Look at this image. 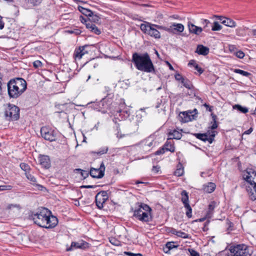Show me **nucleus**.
<instances>
[{
    "label": "nucleus",
    "mask_w": 256,
    "mask_h": 256,
    "mask_svg": "<svg viewBox=\"0 0 256 256\" xmlns=\"http://www.w3.org/2000/svg\"><path fill=\"white\" fill-rule=\"evenodd\" d=\"M51 212L48 208H42L38 212L30 216L34 224L46 228L55 226L58 223L57 218L51 216Z\"/></svg>",
    "instance_id": "obj_1"
},
{
    "label": "nucleus",
    "mask_w": 256,
    "mask_h": 256,
    "mask_svg": "<svg viewBox=\"0 0 256 256\" xmlns=\"http://www.w3.org/2000/svg\"><path fill=\"white\" fill-rule=\"evenodd\" d=\"M132 62L139 70L146 72H154L155 68L149 54L147 52L132 54Z\"/></svg>",
    "instance_id": "obj_2"
},
{
    "label": "nucleus",
    "mask_w": 256,
    "mask_h": 256,
    "mask_svg": "<svg viewBox=\"0 0 256 256\" xmlns=\"http://www.w3.org/2000/svg\"><path fill=\"white\" fill-rule=\"evenodd\" d=\"M8 92L10 98H16L21 96L26 90V81L20 78L10 80L8 82Z\"/></svg>",
    "instance_id": "obj_3"
},
{
    "label": "nucleus",
    "mask_w": 256,
    "mask_h": 256,
    "mask_svg": "<svg viewBox=\"0 0 256 256\" xmlns=\"http://www.w3.org/2000/svg\"><path fill=\"white\" fill-rule=\"evenodd\" d=\"M229 250L232 256H250L248 247L244 244L230 246Z\"/></svg>",
    "instance_id": "obj_4"
},
{
    "label": "nucleus",
    "mask_w": 256,
    "mask_h": 256,
    "mask_svg": "<svg viewBox=\"0 0 256 256\" xmlns=\"http://www.w3.org/2000/svg\"><path fill=\"white\" fill-rule=\"evenodd\" d=\"M4 114L8 120H16L20 118V109L17 106L8 104Z\"/></svg>",
    "instance_id": "obj_5"
},
{
    "label": "nucleus",
    "mask_w": 256,
    "mask_h": 256,
    "mask_svg": "<svg viewBox=\"0 0 256 256\" xmlns=\"http://www.w3.org/2000/svg\"><path fill=\"white\" fill-rule=\"evenodd\" d=\"M141 30L144 34H148L151 36H153L156 38H160V34L158 30L154 26L153 24H151L148 22L145 24H142L140 26Z\"/></svg>",
    "instance_id": "obj_6"
},
{
    "label": "nucleus",
    "mask_w": 256,
    "mask_h": 256,
    "mask_svg": "<svg viewBox=\"0 0 256 256\" xmlns=\"http://www.w3.org/2000/svg\"><path fill=\"white\" fill-rule=\"evenodd\" d=\"M40 134L46 140L52 142L56 140V136L54 130L48 127H42L40 129Z\"/></svg>",
    "instance_id": "obj_7"
},
{
    "label": "nucleus",
    "mask_w": 256,
    "mask_h": 256,
    "mask_svg": "<svg viewBox=\"0 0 256 256\" xmlns=\"http://www.w3.org/2000/svg\"><path fill=\"white\" fill-rule=\"evenodd\" d=\"M105 166L102 162L99 168H91L90 171V174L94 178H101L104 174Z\"/></svg>",
    "instance_id": "obj_8"
},
{
    "label": "nucleus",
    "mask_w": 256,
    "mask_h": 256,
    "mask_svg": "<svg viewBox=\"0 0 256 256\" xmlns=\"http://www.w3.org/2000/svg\"><path fill=\"white\" fill-rule=\"evenodd\" d=\"M89 247V244L83 240H79L77 242H72L70 246H66V251H71L80 248L85 250Z\"/></svg>",
    "instance_id": "obj_9"
},
{
    "label": "nucleus",
    "mask_w": 256,
    "mask_h": 256,
    "mask_svg": "<svg viewBox=\"0 0 256 256\" xmlns=\"http://www.w3.org/2000/svg\"><path fill=\"white\" fill-rule=\"evenodd\" d=\"M138 206L134 210L133 216L136 219L138 217H140L142 212L144 211H152L151 208L146 204L144 203L138 202L136 204Z\"/></svg>",
    "instance_id": "obj_10"
},
{
    "label": "nucleus",
    "mask_w": 256,
    "mask_h": 256,
    "mask_svg": "<svg viewBox=\"0 0 256 256\" xmlns=\"http://www.w3.org/2000/svg\"><path fill=\"white\" fill-rule=\"evenodd\" d=\"M88 46H89L88 45H85L82 46H80L78 49H76L74 54V57L76 59H80L82 56L88 53V51L86 50V48Z\"/></svg>",
    "instance_id": "obj_11"
},
{
    "label": "nucleus",
    "mask_w": 256,
    "mask_h": 256,
    "mask_svg": "<svg viewBox=\"0 0 256 256\" xmlns=\"http://www.w3.org/2000/svg\"><path fill=\"white\" fill-rule=\"evenodd\" d=\"M247 174L248 175L244 178V180L252 186L256 184V172L250 170L247 172Z\"/></svg>",
    "instance_id": "obj_12"
},
{
    "label": "nucleus",
    "mask_w": 256,
    "mask_h": 256,
    "mask_svg": "<svg viewBox=\"0 0 256 256\" xmlns=\"http://www.w3.org/2000/svg\"><path fill=\"white\" fill-rule=\"evenodd\" d=\"M151 212L152 211L144 210L142 212L140 217H138L137 219L144 222H148L152 221V217L151 214Z\"/></svg>",
    "instance_id": "obj_13"
},
{
    "label": "nucleus",
    "mask_w": 256,
    "mask_h": 256,
    "mask_svg": "<svg viewBox=\"0 0 256 256\" xmlns=\"http://www.w3.org/2000/svg\"><path fill=\"white\" fill-rule=\"evenodd\" d=\"M188 26L190 32L196 35H199L203 30L201 27L196 26L190 22H188Z\"/></svg>",
    "instance_id": "obj_14"
},
{
    "label": "nucleus",
    "mask_w": 256,
    "mask_h": 256,
    "mask_svg": "<svg viewBox=\"0 0 256 256\" xmlns=\"http://www.w3.org/2000/svg\"><path fill=\"white\" fill-rule=\"evenodd\" d=\"M40 164L44 168H48L50 166V160L47 156H39Z\"/></svg>",
    "instance_id": "obj_15"
},
{
    "label": "nucleus",
    "mask_w": 256,
    "mask_h": 256,
    "mask_svg": "<svg viewBox=\"0 0 256 256\" xmlns=\"http://www.w3.org/2000/svg\"><path fill=\"white\" fill-rule=\"evenodd\" d=\"M209 52L210 49L208 48L202 44H198L195 52L200 55L206 56L208 54Z\"/></svg>",
    "instance_id": "obj_16"
},
{
    "label": "nucleus",
    "mask_w": 256,
    "mask_h": 256,
    "mask_svg": "<svg viewBox=\"0 0 256 256\" xmlns=\"http://www.w3.org/2000/svg\"><path fill=\"white\" fill-rule=\"evenodd\" d=\"M178 120L182 122H187L191 120L190 116L186 112H180L178 115Z\"/></svg>",
    "instance_id": "obj_17"
},
{
    "label": "nucleus",
    "mask_w": 256,
    "mask_h": 256,
    "mask_svg": "<svg viewBox=\"0 0 256 256\" xmlns=\"http://www.w3.org/2000/svg\"><path fill=\"white\" fill-rule=\"evenodd\" d=\"M163 147L166 151H170L172 152H174L175 151L174 143L172 140H170V138L167 140L166 142L163 146Z\"/></svg>",
    "instance_id": "obj_18"
},
{
    "label": "nucleus",
    "mask_w": 256,
    "mask_h": 256,
    "mask_svg": "<svg viewBox=\"0 0 256 256\" xmlns=\"http://www.w3.org/2000/svg\"><path fill=\"white\" fill-rule=\"evenodd\" d=\"M42 0H24L26 6L28 8H31L34 6H39Z\"/></svg>",
    "instance_id": "obj_19"
},
{
    "label": "nucleus",
    "mask_w": 256,
    "mask_h": 256,
    "mask_svg": "<svg viewBox=\"0 0 256 256\" xmlns=\"http://www.w3.org/2000/svg\"><path fill=\"white\" fill-rule=\"evenodd\" d=\"M216 186L214 182H208L203 186L204 190L207 193H212L216 189Z\"/></svg>",
    "instance_id": "obj_20"
},
{
    "label": "nucleus",
    "mask_w": 256,
    "mask_h": 256,
    "mask_svg": "<svg viewBox=\"0 0 256 256\" xmlns=\"http://www.w3.org/2000/svg\"><path fill=\"white\" fill-rule=\"evenodd\" d=\"M216 206V202L214 201L211 202L208 206V210L206 212V216L208 218H210L213 214L214 210Z\"/></svg>",
    "instance_id": "obj_21"
},
{
    "label": "nucleus",
    "mask_w": 256,
    "mask_h": 256,
    "mask_svg": "<svg viewBox=\"0 0 256 256\" xmlns=\"http://www.w3.org/2000/svg\"><path fill=\"white\" fill-rule=\"evenodd\" d=\"M170 32H182L184 30V26L181 24H174L170 28Z\"/></svg>",
    "instance_id": "obj_22"
},
{
    "label": "nucleus",
    "mask_w": 256,
    "mask_h": 256,
    "mask_svg": "<svg viewBox=\"0 0 256 256\" xmlns=\"http://www.w3.org/2000/svg\"><path fill=\"white\" fill-rule=\"evenodd\" d=\"M178 246L174 245V242H168L165 246L163 248L164 252L166 254H169L170 251L174 248H176Z\"/></svg>",
    "instance_id": "obj_23"
},
{
    "label": "nucleus",
    "mask_w": 256,
    "mask_h": 256,
    "mask_svg": "<svg viewBox=\"0 0 256 256\" xmlns=\"http://www.w3.org/2000/svg\"><path fill=\"white\" fill-rule=\"evenodd\" d=\"M170 140L176 139L180 140L182 136V134L179 131L174 130L172 132H169Z\"/></svg>",
    "instance_id": "obj_24"
},
{
    "label": "nucleus",
    "mask_w": 256,
    "mask_h": 256,
    "mask_svg": "<svg viewBox=\"0 0 256 256\" xmlns=\"http://www.w3.org/2000/svg\"><path fill=\"white\" fill-rule=\"evenodd\" d=\"M78 10L84 15L89 16L92 14V12L90 10L85 8L82 6H78Z\"/></svg>",
    "instance_id": "obj_25"
},
{
    "label": "nucleus",
    "mask_w": 256,
    "mask_h": 256,
    "mask_svg": "<svg viewBox=\"0 0 256 256\" xmlns=\"http://www.w3.org/2000/svg\"><path fill=\"white\" fill-rule=\"evenodd\" d=\"M222 24L230 28H234L236 26V22L229 18H226V19L222 20Z\"/></svg>",
    "instance_id": "obj_26"
},
{
    "label": "nucleus",
    "mask_w": 256,
    "mask_h": 256,
    "mask_svg": "<svg viewBox=\"0 0 256 256\" xmlns=\"http://www.w3.org/2000/svg\"><path fill=\"white\" fill-rule=\"evenodd\" d=\"M181 200L184 204V205L186 206V204H189L188 192L186 190H183L181 192Z\"/></svg>",
    "instance_id": "obj_27"
},
{
    "label": "nucleus",
    "mask_w": 256,
    "mask_h": 256,
    "mask_svg": "<svg viewBox=\"0 0 256 256\" xmlns=\"http://www.w3.org/2000/svg\"><path fill=\"white\" fill-rule=\"evenodd\" d=\"M234 110H236L242 114H246L248 112V109L245 106H242L240 104H236L232 106Z\"/></svg>",
    "instance_id": "obj_28"
},
{
    "label": "nucleus",
    "mask_w": 256,
    "mask_h": 256,
    "mask_svg": "<svg viewBox=\"0 0 256 256\" xmlns=\"http://www.w3.org/2000/svg\"><path fill=\"white\" fill-rule=\"evenodd\" d=\"M99 197H100L103 199L104 198V200H107L108 198V194L107 191L102 190V191L96 194V196H95V198L98 199V198H99Z\"/></svg>",
    "instance_id": "obj_29"
},
{
    "label": "nucleus",
    "mask_w": 256,
    "mask_h": 256,
    "mask_svg": "<svg viewBox=\"0 0 256 256\" xmlns=\"http://www.w3.org/2000/svg\"><path fill=\"white\" fill-rule=\"evenodd\" d=\"M96 203L97 207L98 208L101 210L104 207V204L106 201V200H104V198H102L100 197L99 198H98V199H96Z\"/></svg>",
    "instance_id": "obj_30"
},
{
    "label": "nucleus",
    "mask_w": 256,
    "mask_h": 256,
    "mask_svg": "<svg viewBox=\"0 0 256 256\" xmlns=\"http://www.w3.org/2000/svg\"><path fill=\"white\" fill-rule=\"evenodd\" d=\"M211 116L212 118V125L210 128L211 130H214L218 128V124L216 122L217 116L216 114H211Z\"/></svg>",
    "instance_id": "obj_31"
},
{
    "label": "nucleus",
    "mask_w": 256,
    "mask_h": 256,
    "mask_svg": "<svg viewBox=\"0 0 256 256\" xmlns=\"http://www.w3.org/2000/svg\"><path fill=\"white\" fill-rule=\"evenodd\" d=\"M202 23L204 25V29L206 32H208L210 30V24H211V23L208 20L206 19H202Z\"/></svg>",
    "instance_id": "obj_32"
},
{
    "label": "nucleus",
    "mask_w": 256,
    "mask_h": 256,
    "mask_svg": "<svg viewBox=\"0 0 256 256\" xmlns=\"http://www.w3.org/2000/svg\"><path fill=\"white\" fill-rule=\"evenodd\" d=\"M234 72L235 73L240 74L243 76H246V77H248L250 76L251 75L250 73L248 72L240 70V69H234Z\"/></svg>",
    "instance_id": "obj_33"
},
{
    "label": "nucleus",
    "mask_w": 256,
    "mask_h": 256,
    "mask_svg": "<svg viewBox=\"0 0 256 256\" xmlns=\"http://www.w3.org/2000/svg\"><path fill=\"white\" fill-rule=\"evenodd\" d=\"M248 191L250 198L252 200H256V192L252 188H248Z\"/></svg>",
    "instance_id": "obj_34"
},
{
    "label": "nucleus",
    "mask_w": 256,
    "mask_h": 256,
    "mask_svg": "<svg viewBox=\"0 0 256 256\" xmlns=\"http://www.w3.org/2000/svg\"><path fill=\"white\" fill-rule=\"evenodd\" d=\"M211 27L212 31H218L222 28V26L218 22H214Z\"/></svg>",
    "instance_id": "obj_35"
},
{
    "label": "nucleus",
    "mask_w": 256,
    "mask_h": 256,
    "mask_svg": "<svg viewBox=\"0 0 256 256\" xmlns=\"http://www.w3.org/2000/svg\"><path fill=\"white\" fill-rule=\"evenodd\" d=\"M20 166L21 169L25 172V174L30 172V168L28 164L22 162L20 164Z\"/></svg>",
    "instance_id": "obj_36"
},
{
    "label": "nucleus",
    "mask_w": 256,
    "mask_h": 256,
    "mask_svg": "<svg viewBox=\"0 0 256 256\" xmlns=\"http://www.w3.org/2000/svg\"><path fill=\"white\" fill-rule=\"evenodd\" d=\"M184 208L186 210V214L188 218H190L192 216V208L190 206V204H186L184 206Z\"/></svg>",
    "instance_id": "obj_37"
},
{
    "label": "nucleus",
    "mask_w": 256,
    "mask_h": 256,
    "mask_svg": "<svg viewBox=\"0 0 256 256\" xmlns=\"http://www.w3.org/2000/svg\"><path fill=\"white\" fill-rule=\"evenodd\" d=\"M74 171L80 172L84 178H86L90 174V172L86 170H82L80 168H76L74 170Z\"/></svg>",
    "instance_id": "obj_38"
},
{
    "label": "nucleus",
    "mask_w": 256,
    "mask_h": 256,
    "mask_svg": "<svg viewBox=\"0 0 256 256\" xmlns=\"http://www.w3.org/2000/svg\"><path fill=\"white\" fill-rule=\"evenodd\" d=\"M88 17H90V18H88L89 21L91 22H93L98 23L100 20V18L96 14H94L93 13L90 16H89Z\"/></svg>",
    "instance_id": "obj_39"
},
{
    "label": "nucleus",
    "mask_w": 256,
    "mask_h": 256,
    "mask_svg": "<svg viewBox=\"0 0 256 256\" xmlns=\"http://www.w3.org/2000/svg\"><path fill=\"white\" fill-rule=\"evenodd\" d=\"M143 142H144V145L148 146V147H150L153 145V138L150 136L145 139Z\"/></svg>",
    "instance_id": "obj_40"
},
{
    "label": "nucleus",
    "mask_w": 256,
    "mask_h": 256,
    "mask_svg": "<svg viewBox=\"0 0 256 256\" xmlns=\"http://www.w3.org/2000/svg\"><path fill=\"white\" fill-rule=\"evenodd\" d=\"M108 150V146H104L102 148L100 149L98 152H94V153L98 155H102L105 154H106Z\"/></svg>",
    "instance_id": "obj_41"
},
{
    "label": "nucleus",
    "mask_w": 256,
    "mask_h": 256,
    "mask_svg": "<svg viewBox=\"0 0 256 256\" xmlns=\"http://www.w3.org/2000/svg\"><path fill=\"white\" fill-rule=\"evenodd\" d=\"M234 226V224L232 222L229 220L228 219L226 220V230L228 233H229L230 231L232 230V228Z\"/></svg>",
    "instance_id": "obj_42"
},
{
    "label": "nucleus",
    "mask_w": 256,
    "mask_h": 256,
    "mask_svg": "<svg viewBox=\"0 0 256 256\" xmlns=\"http://www.w3.org/2000/svg\"><path fill=\"white\" fill-rule=\"evenodd\" d=\"M65 32L70 34H74L75 35L80 34L81 33V30L78 28H74L71 30H65Z\"/></svg>",
    "instance_id": "obj_43"
},
{
    "label": "nucleus",
    "mask_w": 256,
    "mask_h": 256,
    "mask_svg": "<svg viewBox=\"0 0 256 256\" xmlns=\"http://www.w3.org/2000/svg\"><path fill=\"white\" fill-rule=\"evenodd\" d=\"M194 136L197 138L204 142L205 138L206 136V133L204 134H200V133H195L192 134Z\"/></svg>",
    "instance_id": "obj_44"
},
{
    "label": "nucleus",
    "mask_w": 256,
    "mask_h": 256,
    "mask_svg": "<svg viewBox=\"0 0 256 256\" xmlns=\"http://www.w3.org/2000/svg\"><path fill=\"white\" fill-rule=\"evenodd\" d=\"M181 82L183 84L184 87L190 89L192 84L189 80L184 78Z\"/></svg>",
    "instance_id": "obj_45"
},
{
    "label": "nucleus",
    "mask_w": 256,
    "mask_h": 256,
    "mask_svg": "<svg viewBox=\"0 0 256 256\" xmlns=\"http://www.w3.org/2000/svg\"><path fill=\"white\" fill-rule=\"evenodd\" d=\"M176 235L179 236V237H180V238H188V235L184 232H182V231H178L176 230Z\"/></svg>",
    "instance_id": "obj_46"
},
{
    "label": "nucleus",
    "mask_w": 256,
    "mask_h": 256,
    "mask_svg": "<svg viewBox=\"0 0 256 256\" xmlns=\"http://www.w3.org/2000/svg\"><path fill=\"white\" fill-rule=\"evenodd\" d=\"M184 170L183 168H178L174 172V174L177 176H182L184 174Z\"/></svg>",
    "instance_id": "obj_47"
},
{
    "label": "nucleus",
    "mask_w": 256,
    "mask_h": 256,
    "mask_svg": "<svg viewBox=\"0 0 256 256\" xmlns=\"http://www.w3.org/2000/svg\"><path fill=\"white\" fill-rule=\"evenodd\" d=\"M234 54L239 58H242L245 56L244 53L240 50L234 52Z\"/></svg>",
    "instance_id": "obj_48"
},
{
    "label": "nucleus",
    "mask_w": 256,
    "mask_h": 256,
    "mask_svg": "<svg viewBox=\"0 0 256 256\" xmlns=\"http://www.w3.org/2000/svg\"><path fill=\"white\" fill-rule=\"evenodd\" d=\"M12 188V186L10 185L0 186V191L10 190H11Z\"/></svg>",
    "instance_id": "obj_49"
},
{
    "label": "nucleus",
    "mask_w": 256,
    "mask_h": 256,
    "mask_svg": "<svg viewBox=\"0 0 256 256\" xmlns=\"http://www.w3.org/2000/svg\"><path fill=\"white\" fill-rule=\"evenodd\" d=\"M56 113H60L62 112L63 110L64 105L63 104H57L56 105Z\"/></svg>",
    "instance_id": "obj_50"
},
{
    "label": "nucleus",
    "mask_w": 256,
    "mask_h": 256,
    "mask_svg": "<svg viewBox=\"0 0 256 256\" xmlns=\"http://www.w3.org/2000/svg\"><path fill=\"white\" fill-rule=\"evenodd\" d=\"M188 250L190 252V256H200L198 252L192 248H188Z\"/></svg>",
    "instance_id": "obj_51"
},
{
    "label": "nucleus",
    "mask_w": 256,
    "mask_h": 256,
    "mask_svg": "<svg viewBox=\"0 0 256 256\" xmlns=\"http://www.w3.org/2000/svg\"><path fill=\"white\" fill-rule=\"evenodd\" d=\"M95 26L92 22H89L88 23H86V28L92 32Z\"/></svg>",
    "instance_id": "obj_52"
},
{
    "label": "nucleus",
    "mask_w": 256,
    "mask_h": 256,
    "mask_svg": "<svg viewBox=\"0 0 256 256\" xmlns=\"http://www.w3.org/2000/svg\"><path fill=\"white\" fill-rule=\"evenodd\" d=\"M26 178H28V179L30 181L32 182H36V178L33 176H32L30 173V172H28V173L26 174Z\"/></svg>",
    "instance_id": "obj_53"
},
{
    "label": "nucleus",
    "mask_w": 256,
    "mask_h": 256,
    "mask_svg": "<svg viewBox=\"0 0 256 256\" xmlns=\"http://www.w3.org/2000/svg\"><path fill=\"white\" fill-rule=\"evenodd\" d=\"M166 231L167 232L171 233V234H175V235H176V230L175 228H170V227L166 228Z\"/></svg>",
    "instance_id": "obj_54"
},
{
    "label": "nucleus",
    "mask_w": 256,
    "mask_h": 256,
    "mask_svg": "<svg viewBox=\"0 0 256 256\" xmlns=\"http://www.w3.org/2000/svg\"><path fill=\"white\" fill-rule=\"evenodd\" d=\"M67 72L69 74L68 76V80H67V82H68L74 76L75 73L72 72V70L70 68H68Z\"/></svg>",
    "instance_id": "obj_55"
},
{
    "label": "nucleus",
    "mask_w": 256,
    "mask_h": 256,
    "mask_svg": "<svg viewBox=\"0 0 256 256\" xmlns=\"http://www.w3.org/2000/svg\"><path fill=\"white\" fill-rule=\"evenodd\" d=\"M153 25H154V27L156 28H158V30H166L170 32V28H167L164 27V26H159V25H156V24H153Z\"/></svg>",
    "instance_id": "obj_56"
},
{
    "label": "nucleus",
    "mask_w": 256,
    "mask_h": 256,
    "mask_svg": "<svg viewBox=\"0 0 256 256\" xmlns=\"http://www.w3.org/2000/svg\"><path fill=\"white\" fill-rule=\"evenodd\" d=\"M110 242L114 246H118L120 244V242L116 240L114 238H112L110 240Z\"/></svg>",
    "instance_id": "obj_57"
},
{
    "label": "nucleus",
    "mask_w": 256,
    "mask_h": 256,
    "mask_svg": "<svg viewBox=\"0 0 256 256\" xmlns=\"http://www.w3.org/2000/svg\"><path fill=\"white\" fill-rule=\"evenodd\" d=\"M166 150L162 146V148H160L159 150H158L156 152L155 154L156 155H160V154H163L164 153Z\"/></svg>",
    "instance_id": "obj_58"
},
{
    "label": "nucleus",
    "mask_w": 256,
    "mask_h": 256,
    "mask_svg": "<svg viewBox=\"0 0 256 256\" xmlns=\"http://www.w3.org/2000/svg\"><path fill=\"white\" fill-rule=\"evenodd\" d=\"M205 139L206 140H204V142L208 141L210 144H212L214 140V138L208 136V133H206Z\"/></svg>",
    "instance_id": "obj_59"
},
{
    "label": "nucleus",
    "mask_w": 256,
    "mask_h": 256,
    "mask_svg": "<svg viewBox=\"0 0 256 256\" xmlns=\"http://www.w3.org/2000/svg\"><path fill=\"white\" fill-rule=\"evenodd\" d=\"M42 63L40 60H36L33 62V66L36 68H38L42 66Z\"/></svg>",
    "instance_id": "obj_60"
},
{
    "label": "nucleus",
    "mask_w": 256,
    "mask_h": 256,
    "mask_svg": "<svg viewBox=\"0 0 256 256\" xmlns=\"http://www.w3.org/2000/svg\"><path fill=\"white\" fill-rule=\"evenodd\" d=\"M229 50L231 52H233L234 54V52L238 51L237 48L234 45H230L229 46Z\"/></svg>",
    "instance_id": "obj_61"
},
{
    "label": "nucleus",
    "mask_w": 256,
    "mask_h": 256,
    "mask_svg": "<svg viewBox=\"0 0 256 256\" xmlns=\"http://www.w3.org/2000/svg\"><path fill=\"white\" fill-rule=\"evenodd\" d=\"M124 253L125 254L128 256H142V254H134L129 252H125Z\"/></svg>",
    "instance_id": "obj_62"
},
{
    "label": "nucleus",
    "mask_w": 256,
    "mask_h": 256,
    "mask_svg": "<svg viewBox=\"0 0 256 256\" xmlns=\"http://www.w3.org/2000/svg\"><path fill=\"white\" fill-rule=\"evenodd\" d=\"M194 68L195 70H196L200 73V74H202L204 72V70L200 67L197 64H195Z\"/></svg>",
    "instance_id": "obj_63"
},
{
    "label": "nucleus",
    "mask_w": 256,
    "mask_h": 256,
    "mask_svg": "<svg viewBox=\"0 0 256 256\" xmlns=\"http://www.w3.org/2000/svg\"><path fill=\"white\" fill-rule=\"evenodd\" d=\"M92 32L98 35L100 34L101 33L100 30L99 28H98L96 26H94V30Z\"/></svg>",
    "instance_id": "obj_64"
}]
</instances>
